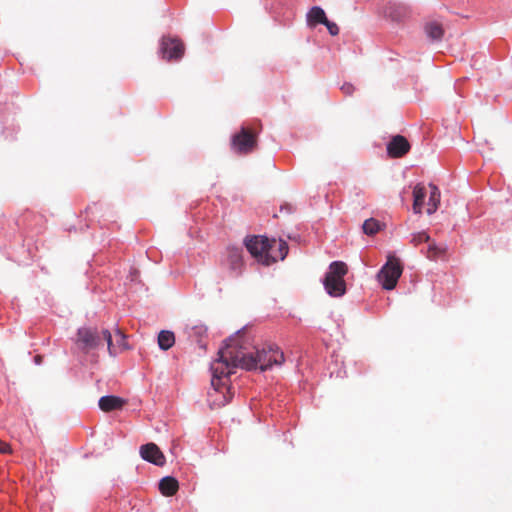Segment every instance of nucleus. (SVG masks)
I'll return each instance as SVG.
<instances>
[{"label":"nucleus","mask_w":512,"mask_h":512,"mask_svg":"<svg viewBox=\"0 0 512 512\" xmlns=\"http://www.w3.org/2000/svg\"><path fill=\"white\" fill-rule=\"evenodd\" d=\"M326 14L319 6L312 7L307 14V22L309 25L323 24L326 22Z\"/></svg>","instance_id":"dca6fc26"},{"label":"nucleus","mask_w":512,"mask_h":512,"mask_svg":"<svg viewBox=\"0 0 512 512\" xmlns=\"http://www.w3.org/2000/svg\"><path fill=\"white\" fill-rule=\"evenodd\" d=\"M425 32L432 40H441L444 35V29L438 22H429L425 25Z\"/></svg>","instance_id":"6ab92c4d"},{"label":"nucleus","mask_w":512,"mask_h":512,"mask_svg":"<svg viewBox=\"0 0 512 512\" xmlns=\"http://www.w3.org/2000/svg\"><path fill=\"white\" fill-rule=\"evenodd\" d=\"M284 354L278 347L268 345L256 348L254 352H247L239 338L229 339L225 347L218 352V358L211 364L214 375H231L237 367L246 370L260 369L265 371L273 365H281Z\"/></svg>","instance_id":"f257e3e1"},{"label":"nucleus","mask_w":512,"mask_h":512,"mask_svg":"<svg viewBox=\"0 0 512 512\" xmlns=\"http://www.w3.org/2000/svg\"><path fill=\"white\" fill-rule=\"evenodd\" d=\"M341 91L345 94V95H352L353 92L355 91V87L350 84V83H344L342 86H341Z\"/></svg>","instance_id":"393cba45"},{"label":"nucleus","mask_w":512,"mask_h":512,"mask_svg":"<svg viewBox=\"0 0 512 512\" xmlns=\"http://www.w3.org/2000/svg\"><path fill=\"white\" fill-rule=\"evenodd\" d=\"M212 375L211 385L213 390L208 393V400L211 408H220L229 403L232 398V394L227 386L228 380H223L224 378L227 379L230 375L216 377L213 372Z\"/></svg>","instance_id":"39448f33"},{"label":"nucleus","mask_w":512,"mask_h":512,"mask_svg":"<svg viewBox=\"0 0 512 512\" xmlns=\"http://www.w3.org/2000/svg\"><path fill=\"white\" fill-rule=\"evenodd\" d=\"M184 51L185 47L180 39L163 37L161 42L163 58L167 60H178L183 56Z\"/></svg>","instance_id":"1a4fd4ad"},{"label":"nucleus","mask_w":512,"mask_h":512,"mask_svg":"<svg viewBox=\"0 0 512 512\" xmlns=\"http://www.w3.org/2000/svg\"><path fill=\"white\" fill-rule=\"evenodd\" d=\"M426 197V189L422 184H417L413 190V211L416 214H421L424 200Z\"/></svg>","instance_id":"2eb2a0df"},{"label":"nucleus","mask_w":512,"mask_h":512,"mask_svg":"<svg viewBox=\"0 0 512 512\" xmlns=\"http://www.w3.org/2000/svg\"><path fill=\"white\" fill-rule=\"evenodd\" d=\"M410 150L408 140L401 135L394 136L387 145V152L391 157H403Z\"/></svg>","instance_id":"f8f14e48"},{"label":"nucleus","mask_w":512,"mask_h":512,"mask_svg":"<svg viewBox=\"0 0 512 512\" xmlns=\"http://www.w3.org/2000/svg\"><path fill=\"white\" fill-rule=\"evenodd\" d=\"M178 489L179 483L174 477L166 476L159 482V490L164 496H173L177 493Z\"/></svg>","instance_id":"4468645a"},{"label":"nucleus","mask_w":512,"mask_h":512,"mask_svg":"<svg viewBox=\"0 0 512 512\" xmlns=\"http://www.w3.org/2000/svg\"><path fill=\"white\" fill-rule=\"evenodd\" d=\"M77 342L83 350L89 351L102 345L105 340H103L102 331L98 332L97 329L83 327L78 330Z\"/></svg>","instance_id":"0eeeda50"},{"label":"nucleus","mask_w":512,"mask_h":512,"mask_svg":"<svg viewBox=\"0 0 512 512\" xmlns=\"http://www.w3.org/2000/svg\"><path fill=\"white\" fill-rule=\"evenodd\" d=\"M141 457L150 463L157 466H163L165 464V456L155 443H147L140 447Z\"/></svg>","instance_id":"9b49d317"},{"label":"nucleus","mask_w":512,"mask_h":512,"mask_svg":"<svg viewBox=\"0 0 512 512\" xmlns=\"http://www.w3.org/2000/svg\"><path fill=\"white\" fill-rule=\"evenodd\" d=\"M348 272L347 265L342 261H334L329 265L323 284L327 293L332 297L343 296L346 292L344 276Z\"/></svg>","instance_id":"f03ea898"},{"label":"nucleus","mask_w":512,"mask_h":512,"mask_svg":"<svg viewBox=\"0 0 512 512\" xmlns=\"http://www.w3.org/2000/svg\"><path fill=\"white\" fill-rule=\"evenodd\" d=\"M410 242L414 246H418L419 244H421L423 242L429 243L430 242V236L425 231L417 232V233L412 234Z\"/></svg>","instance_id":"5701e85b"},{"label":"nucleus","mask_w":512,"mask_h":512,"mask_svg":"<svg viewBox=\"0 0 512 512\" xmlns=\"http://www.w3.org/2000/svg\"><path fill=\"white\" fill-rule=\"evenodd\" d=\"M277 252L269 254L270 264L277 262L278 260H284L288 254V244L284 240H276Z\"/></svg>","instance_id":"a211bd4d"},{"label":"nucleus","mask_w":512,"mask_h":512,"mask_svg":"<svg viewBox=\"0 0 512 512\" xmlns=\"http://www.w3.org/2000/svg\"><path fill=\"white\" fill-rule=\"evenodd\" d=\"M103 340L107 343L109 354L114 356L128 348L126 336L120 330L114 334L115 343L109 330H102Z\"/></svg>","instance_id":"9d476101"},{"label":"nucleus","mask_w":512,"mask_h":512,"mask_svg":"<svg viewBox=\"0 0 512 512\" xmlns=\"http://www.w3.org/2000/svg\"><path fill=\"white\" fill-rule=\"evenodd\" d=\"M429 188L431 189V191L428 201L427 213L431 215L436 212L440 204V191L438 187L432 183L429 184Z\"/></svg>","instance_id":"f3484780"},{"label":"nucleus","mask_w":512,"mask_h":512,"mask_svg":"<svg viewBox=\"0 0 512 512\" xmlns=\"http://www.w3.org/2000/svg\"><path fill=\"white\" fill-rule=\"evenodd\" d=\"M446 252V247L438 246L435 242H429V247L427 250V257L431 260H435L441 256H443Z\"/></svg>","instance_id":"4be33fe9"},{"label":"nucleus","mask_w":512,"mask_h":512,"mask_svg":"<svg viewBox=\"0 0 512 512\" xmlns=\"http://www.w3.org/2000/svg\"><path fill=\"white\" fill-rule=\"evenodd\" d=\"M175 343L174 333L168 330H162L158 335V345L160 349L166 351Z\"/></svg>","instance_id":"aec40b11"},{"label":"nucleus","mask_w":512,"mask_h":512,"mask_svg":"<svg viewBox=\"0 0 512 512\" xmlns=\"http://www.w3.org/2000/svg\"><path fill=\"white\" fill-rule=\"evenodd\" d=\"M222 265L228 268L232 277L240 276L243 268L242 249L238 247H228L226 256L222 260Z\"/></svg>","instance_id":"6e6552de"},{"label":"nucleus","mask_w":512,"mask_h":512,"mask_svg":"<svg viewBox=\"0 0 512 512\" xmlns=\"http://www.w3.org/2000/svg\"><path fill=\"white\" fill-rule=\"evenodd\" d=\"M266 250H267V254H270V252L271 253L277 252L276 239L268 238V246L266 247Z\"/></svg>","instance_id":"a878e982"},{"label":"nucleus","mask_w":512,"mask_h":512,"mask_svg":"<svg viewBox=\"0 0 512 512\" xmlns=\"http://www.w3.org/2000/svg\"><path fill=\"white\" fill-rule=\"evenodd\" d=\"M126 403L127 401L121 397L108 395L101 397L98 405L103 412H112L115 410H121Z\"/></svg>","instance_id":"ddd939ff"},{"label":"nucleus","mask_w":512,"mask_h":512,"mask_svg":"<svg viewBox=\"0 0 512 512\" xmlns=\"http://www.w3.org/2000/svg\"><path fill=\"white\" fill-rule=\"evenodd\" d=\"M383 225L374 218H369L362 225L363 232L366 235L373 236L382 229Z\"/></svg>","instance_id":"412c9836"},{"label":"nucleus","mask_w":512,"mask_h":512,"mask_svg":"<svg viewBox=\"0 0 512 512\" xmlns=\"http://www.w3.org/2000/svg\"><path fill=\"white\" fill-rule=\"evenodd\" d=\"M245 246L250 254L264 265H270L269 254L266 247L268 246V238L264 236H252L245 240Z\"/></svg>","instance_id":"423d86ee"},{"label":"nucleus","mask_w":512,"mask_h":512,"mask_svg":"<svg viewBox=\"0 0 512 512\" xmlns=\"http://www.w3.org/2000/svg\"><path fill=\"white\" fill-rule=\"evenodd\" d=\"M403 272L400 259L393 254H388L387 262L377 274L378 281L385 290H392L396 287Z\"/></svg>","instance_id":"7ed1b4c3"},{"label":"nucleus","mask_w":512,"mask_h":512,"mask_svg":"<svg viewBox=\"0 0 512 512\" xmlns=\"http://www.w3.org/2000/svg\"><path fill=\"white\" fill-rule=\"evenodd\" d=\"M0 453L8 454L11 453V447L8 443L0 440Z\"/></svg>","instance_id":"bb28decb"},{"label":"nucleus","mask_w":512,"mask_h":512,"mask_svg":"<svg viewBox=\"0 0 512 512\" xmlns=\"http://www.w3.org/2000/svg\"><path fill=\"white\" fill-rule=\"evenodd\" d=\"M323 25L326 26V28L328 29L329 33L332 35V36H336L339 34V27L337 26L336 23L334 22H331L329 21L328 19H326V22L323 23Z\"/></svg>","instance_id":"b1692460"},{"label":"nucleus","mask_w":512,"mask_h":512,"mask_svg":"<svg viewBox=\"0 0 512 512\" xmlns=\"http://www.w3.org/2000/svg\"><path fill=\"white\" fill-rule=\"evenodd\" d=\"M257 134L250 128L241 127L231 138V149L239 155H247L256 150Z\"/></svg>","instance_id":"20e7f679"}]
</instances>
